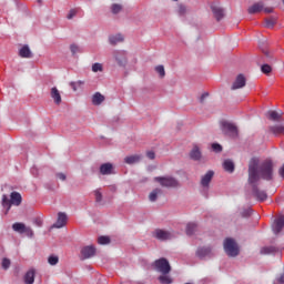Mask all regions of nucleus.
Listing matches in <instances>:
<instances>
[{"label":"nucleus","mask_w":284,"mask_h":284,"mask_svg":"<svg viewBox=\"0 0 284 284\" xmlns=\"http://www.w3.org/2000/svg\"><path fill=\"white\" fill-rule=\"evenodd\" d=\"M212 254V248L210 247H199L196 251V256L199 258H205V256H210Z\"/></svg>","instance_id":"nucleus-22"},{"label":"nucleus","mask_w":284,"mask_h":284,"mask_svg":"<svg viewBox=\"0 0 284 284\" xmlns=\"http://www.w3.org/2000/svg\"><path fill=\"white\" fill-rule=\"evenodd\" d=\"M221 130L223 134H226L227 136H239V129L233 123L225 121L221 122Z\"/></svg>","instance_id":"nucleus-5"},{"label":"nucleus","mask_w":284,"mask_h":284,"mask_svg":"<svg viewBox=\"0 0 284 284\" xmlns=\"http://www.w3.org/2000/svg\"><path fill=\"white\" fill-rule=\"evenodd\" d=\"M122 41L123 37L120 33L109 37V42L111 45H116V43H122Z\"/></svg>","instance_id":"nucleus-29"},{"label":"nucleus","mask_w":284,"mask_h":284,"mask_svg":"<svg viewBox=\"0 0 284 284\" xmlns=\"http://www.w3.org/2000/svg\"><path fill=\"white\" fill-rule=\"evenodd\" d=\"M121 10H123V6H121L119 3H114L111 6V12L113 14H119V12H121Z\"/></svg>","instance_id":"nucleus-36"},{"label":"nucleus","mask_w":284,"mask_h":284,"mask_svg":"<svg viewBox=\"0 0 284 284\" xmlns=\"http://www.w3.org/2000/svg\"><path fill=\"white\" fill-rule=\"evenodd\" d=\"M92 72H103V64L95 62L92 64Z\"/></svg>","instance_id":"nucleus-38"},{"label":"nucleus","mask_w":284,"mask_h":284,"mask_svg":"<svg viewBox=\"0 0 284 284\" xmlns=\"http://www.w3.org/2000/svg\"><path fill=\"white\" fill-rule=\"evenodd\" d=\"M210 97L209 93H203L200 98V103H204L205 102V99H207Z\"/></svg>","instance_id":"nucleus-51"},{"label":"nucleus","mask_w":284,"mask_h":284,"mask_svg":"<svg viewBox=\"0 0 284 284\" xmlns=\"http://www.w3.org/2000/svg\"><path fill=\"white\" fill-rule=\"evenodd\" d=\"M75 83H77V85H78V87H81V85H83V83H84V82H83V81H81V80H79V81H78V82H75Z\"/></svg>","instance_id":"nucleus-58"},{"label":"nucleus","mask_w":284,"mask_h":284,"mask_svg":"<svg viewBox=\"0 0 284 284\" xmlns=\"http://www.w3.org/2000/svg\"><path fill=\"white\" fill-rule=\"evenodd\" d=\"M57 178H58V179H67V175L63 174V173H58V174H57Z\"/></svg>","instance_id":"nucleus-55"},{"label":"nucleus","mask_w":284,"mask_h":284,"mask_svg":"<svg viewBox=\"0 0 284 284\" xmlns=\"http://www.w3.org/2000/svg\"><path fill=\"white\" fill-rule=\"evenodd\" d=\"M272 161L265 160L261 163L258 158L248 161V179H272Z\"/></svg>","instance_id":"nucleus-1"},{"label":"nucleus","mask_w":284,"mask_h":284,"mask_svg":"<svg viewBox=\"0 0 284 284\" xmlns=\"http://www.w3.org/2000/svg\"><path fill=\"white\" fill-rule=\"evenodd\" d=\"M264 4L263 2H255L251 7H248L247 12L248 14H258V12H263Z\"/></svg>","instance_id":"nucleus-18"},{"label":"nucleus","mask_w":284,"mask_h":284,"mask_svg":"<svg viewBox=\"0 0 284 284\" xmlns=\"http://www.w3.org/2000/svg\"><path fill=\"white\" fill-rule=\"evenodd\" d=\"M51 99H53L55 105H61V92H59V89H57V87H53L51 89Z\"/></svg>","instance_id":"nucleus-19"},{"label":"nucleus","mask_w":284,"mask_h":284,"mask_svg":"<svg viewBox=\"0 0 284 284\" xmlns=\"http://www.w3.org/2000/svg\"><path fill=\"white\" fill-rule=\"evenodd\" d=\"M248 185L251 187V195L260 203L267 201V184L261 179H251L248 180Z\"/></svg>","instance_id":"nucleus-2"},{"label":"nucleus","mask_w":284,"mask_h":284,"mask_svg":"<svg viewBox=\"0 0 284 284\" xmlns=\"http://www.w3.org/2000/svg\"><path fill=\"white\" fill-rule=\"evenodd\" d=\"M274 26H276V18L272 17L265 19V28H273Z\"/></svg>","instance_id":"nucleus-35"},{"label":"nucleus","mask_w":284,"mask_h":284,"mask_svg":"<svg viewBox=\"0 0 284 284\" xmlns=\"http://www.w3.org/2000/svg\"><path fill=\"white\" fill-rule=\"evenodd\" d=\"M94 254H97V248L93 245L84 246L81 250V255L83 256V258H92Z\"/></svg>","instance_id":"nucleus-17"},{"label":"nucleus","mask_w":284,"mask_h":284,"mask_svg":"<svg viewBox=\"0 0 284 284\" xmlns=\"http://www.w3.org/2000/svg\"><path fill=\"white\" fill-rule=\"evenodd\" d=\"M273 234L278 239V236H283L284 230V215H280L272 224Z\"/></svg>","instance_id":"nucleus-7"},{"label":"nucleus","mask_w":284,"mask_h":284,"mask_svg":"<svg viewBox=\"0 0 284 284\" xmlns=\"http://www.w3.org/2000/svg\"><path fill=\"white\" fill-rule=\"evenodd\" d=\"M19 54L22 59H32V51H30V47L23 45L19 50Z\"/></svg>","instance_id":"nucleus-23"},{"label":"nucleus","mask_w":284,"mask_h":284,"mask_svg":"<svg viewBox=\"0 0 284 284\" xmlns=\"http://www.w3.org/2000/svg\"><path fill=\"white\" fill-rule=\"evenodd\" d=\"M153 236L154 239H158V241H170V239H172V232L170 231H165L163 229H156L153 232Z\"/></svg>","instance_id":"nucleus-9"},{"label":"nucleus","mask_w":284,"mask_h":284,"mask_svg":"<svg viewBox=\"0 0 284 284\" xmlns=\"http://www.w3.org/2000/svg\"><path fill=\"white\" fill-rule=\"evenodd\" d=\"M154 266L156 272L161 274H170L172 272V266H170V262H168L164 257L154 262Z\"/></svg>","instance_id":"nucleus-6"},{"label":"nucleus","mask_w":284,"mask_h":284,"mask_svg":"<svg viewBox=\"0 0 284 284\" xmlns=\"http://www.w3.org/2000/svg\"><path fill=\"white\" fill-rule=\"evenodd\" d=\"M103 101H105V97L100 92H97L92 98L93 105H101Z\"/></svg>","instance_id":"nucleus-24"},{"label":"nucleus","mask_w":284,"mask_h":284,"mask_svg":"<svg viewBox=\"0 0 284 284\" xmlns=\"http://www.w3.org/2000/svg\"><path fill=\"white\" fill-rule=\"evenodd\" d=\"M1 265H2V270H9V268H10V265H11L10 258L4 257V258L2 260Z\"/></svg>","instance_id":"nucleus-41"},{"label":"nucleus","mask_w":284,"mask_h":284,"mask_svg":"<svg viewBox=\"0 0 284 284\" xmlns=\"http://www.w3.org/2000/svg\"><path fill=\"white\" fill-rule=\"evenodd\" d=\"M36 225L38 227H41V225H43V222L41 220H36Z\"/></svg>","instance_id":"nucleus-57"},{"label":"nucleus","mask_w":284,"mask_h":284,"mask_svg":"<svg viewBox=\"0 0 284 284\" xmlns=\"http://www.w3.org/2000/svg\"><path fill=\"white\" fill-rule=\"evenodd\" d=\"M284 2V0H282Z\"/></svg>","instance_id":"nucleus-63"},{"label":"nucleus","mask_w":284,"mask_h":284,"mask_svg":"<svg viewBox=\"0 0 284 284\" xmlns=\"http://www.w3.org/2000/svg\"><path fill=\"white\" fill-rule=\"evenodd\" d=\"M178 14H180V17L187 14V7L183 3L178 4Z\"/></svg>","instance_id":"nucleus-33"},{"label":"nucleus","mask_w":284,"mask_h":284,"mask_svg":"<svg viewBox=\"0 0 284 284\" xmlns=\"http://www.w3.org/2000/svg\"><path fill=\"white\" fill-rule=\"evenodd\" d=\"M156 181L162 187H168L169 190L180 185L176 179H158Z\"/></svg>","instance_id":"nucleus-11"},{"label":"nucleus","mask_w":284,"mask_h":284,"mask_svg":"<svg viewBox=\"0 0 284 284\" xmlns=\"http://www.w3.org/2000/svg\"><path fill=\"white\" fill-rule=\"evenodd\" d=\"M262 11H264L266 14H272V12H274V8H272V7H264V9L262 10Z\"/></svg>","instance_id":"nucleus-50"},{"label":"nucleus","mask_w":284,"mask_h":284,"mask_svg":"<svg viewBox=\"0 0 284 284\" xmlns=\"http://www.w3.org/2000/svg\"><path fill=\"white\" fill-rule=\"evenodd\" d=\"M70 85H71L73 92H77V88H79L77 82H71Z\"/></svg>","instance_id":"nucleus-52"},{"label":"nucleus","mask_w":284,"mask_h":284,"mask_svg":"<svg viewBox=\"0 0 284 284\" xmlns=\"http://www.w3.org/2000/svg\"><path fill=\"white\" fill-rule=\"evenodd\" d=\"M158 179H164L163 176H159Z\"/></svg>","instance_id":"nucleus-61"},{"label":"nucleus","mask_w":284,"mask_h":284,"mask_svg":"<svg viewBox=\"0 0 284 284\" xmlns=\"http://www.w3.org/2000/svg\"><path fill=\"white\" fill-rule=\"evenodd\" d=\"M252 214V210L248 209L245 213L242 214V216H250Z\"/></svg>","instance_id":"nucleus-56"},{"label":"nucleus","mask_w":284,"mask_h":284,"mask_svg":"<svg viewBox=\"0 0 284 284\" xmlns=\"http://www.w3.org/2000/svg\"><path fill=\"white\" fill-rule=\"evenodd\" d=\"M116 168L114 164L106 162L100 165V174L102 176H110L111 174H116Z\"/></svg>","instance_id":"nucleus-8"},{"label":"nucleus","mask_w":284,"mask_h":284,"mask_svg":"<svg viewBox=\"0 0 284 284\" xmlns=\"http://www.w3.org/2000/svg\"><path fill=\"white\" fill-rule=\"evenodd\" d=\"M142 160L143 155L132 154L124 158V163H126V165H136V163H141Z\"/></svg>","instance_id":"nucleus-14"},{"label":"nucleus","mask_w":284,"mask_h":284,"mask_svg":"<svg viewBox=\"0 0 284 284\" xmlns=\"http://www.w3.org/2000/svg\"><path fill=\"white\" fill-rule=\"evenodd\" d=\"M159 194H161V189H155L153 190L150 195H149V200L154 203V201H156V197L159 196Z\"/></svg>","instance_id":"nucleus-32"},{"label":"nucleus","mask_w":284,"mask_h":284,"mask_svg":"<svg viewBox=\"0 0 284 284\" xmlns=\"http://www.w3.org/2000/svg\"><path fill=\"white\" fill-rule=\"evenodd\" d=\"M37 1H38V3H40V4L42 3V0H37Z\"/></svg>","instance_id":"nucleus-59"},{"label":"nucleus","mask_w":284,"mask_h":284,"mask_svg":"<svg viewBox=\"0 0 284 284\" xmlns=\"http://www.w3.org/2000/svg\"><path fill=\"white\" fill-rule=\"evenodd\" d=\"M264 54H266V57H268V53H267V51H264Z\"/></svg>","instance_id":"nucleus-60"},{"label":"nucleus","mask_w":284,"mask_h":284,"mask_svg":"<svg viewBox=\"0 0 284 284\" xmlns=\"http://www.w3.org/2000/svg\"><path fill=\"white\" fill-rule=\"evenodd\" d=\"M277 283L283 284L284 283V274H282L280 277H277Z\"/></svg>","instance_id":"nucleus-53"},{"label":"nucleus","mask_w":284,"mask_h":284,"mask_svg":"<svg viewBox=\"0 0 284 284\" xmlns=\"http://www.w3.org/2000/svg\"><path fill=\"white\" fill-rule=\"evenodd\" d=\"M214 178V171H207L203 179H213Z\"/></svg>","instance_id":"nucleus-49"},{"label":"nucleus","mask_w":284,"mask_h":284,"mask_svg":"<svg viewBox=\"0 0 284 284\" xmlns=\"http://www.w3.org/2000/svg\"><path fill=\"white\" fill-rule=\"evenodd\" d=\"M223 168L225 170V172H234V162H232V160H225L223 163Z\"/></svg>","instance_id":"nucleus-30"},{"label":"nucleus","mask_w":284,"mask_h":284,"mask_svg":"<svg viewBox=\"0 0 284 284\" xmlns=\"http://www.w3.org/2000/svg\"><path fill=\"white\" fill-rule=\"evenodd\" d=\"M270 132L275 136L284 134V125L283 124H274L270 126Z\"/></svg>","instance_id":"nucleus-21"},{"label":"nucleus","mask_w":284,"mask_h":284,"mask_svg":"<svg viewBox=\"0 0 284 284\" xmlns=\"http://www.w3.org/2000/svg\"><path fill=\"white\" fill-rule=\"evenodd\" d=\"M77 17V9H71L67 16V19H74Z\"/></svg>","instance_id":"nucleus-45"},{"label":"nucleus","mask_w":284,"mask_h":284,"mask_svg":"<svg viewBox=\"0 0 284 284\" xmlns=\"http://www.w3.org/2000/svg\"><path fill=\"white\" fill-rule=\"evenodd\" d=\"M65 225H68V215L61 212L58 213V220L53 224V227H55L57 230H61V227H65Z\"/></svg>","instance_id":"nucleus-13"},{"label":"nucleus","mask_w":284,"mask_h":284,"mask_svg":"<svg viewBox=\"0 0 284 284\" xmlns=\"http://www.w3.org/2000/svg\"><path fill=\"white\" fill-rule=\"evenodd\" d=\"M23 234H26V236H28L29 239H32V236H34V231H32V227L26 226Z\"/></svg>","instance_id":"nucleus-40"},{"label":"nucleus","mask_w":284,"mask_h":284,"mask_svg":"<svg viewBox=\"0 0 284 284\" xmlns=\"http://www.w3.org/2000/svg\"><path fill=\"white\" fill-rule=\"evenodd\" d=\"M98 243L99 245H110V236H100Z\"/></svg>","instance_id":"nucleus-37"},{"label":"nucleus","mask_w":284,"mask_h":284,"mask_svg":"<svg viewBox=\"0 0 284 284\" xmlns=\"http://www.w3.org/2000/svg\"><path fill=\"white\" fill-rule=\"evenodd\" d=\"M26 225L21 222H16L12 224V230L13 232H18V234H23V232L26 231Z\"/></svg>","instance_id":"nucleus-26"},{"label":"nucleus","mask_w":284,"mask_h":284,"mask_svg":"<svg viewBox=\"0 0 284 284\" xmlns=\"http://www.w3.org/2000/svg\"><path fill=\"white\" fill-rule=\"evenodd\" d=\"M245 75L243 74H239L235 79V81L233 82L231 90H241V88H245Z\"/></svg>","instance_id":"nucleus-16"},{"label":"nucleus","mask_w":284,"mask_h":284,"mask_svg":"<svg viewBox=\"0 0 284 284\" xmlns=\"http://www.w3.org/2000/svg\"><path fill=\"white\" fill-rule=\"evenodd\" d=\"M211 10H212L213 17H215L216 21H221V19H223V17H225V11L219 4L211 6Z\"/></svg>","instance_id":"nucleus-15"},{"label":"nucleus","mask_w":284,"mask_h":284,"mask_svg":"<svg viewBox=\"0 0 284 284\" xmlns=\"http://www.w3.org/2000/svg\"><path fill=\"white\" fill-rule=\"evenodd\" d=\"M160 283L162 284H172V277L168 276V274H163L159 277Z\"/></svg>","instance_id":"nucleus-34"},{"label":"nucleus","mask_w":284,"mask_h":284,"mask_svg":"<svg viewBox=\"0 0 284 284\" xmlns=\"http://www.w3.org/2000/svg\"><path fill=\"white\" fill-rule=\"evenodd\" d=\"M197 230H199V225H196V223H189L186 225V234H187V236L194 235Z\"/></svg>","instance_id":"nucleus-27"},{"label":"nucleus","mask_w":284,"mask_h":284,"mask_svg":"<svg viewBox=\"0 0 284 284\" xmlns=\"http://www.w3.org/2000/svg\"><path fill=\"white\" fill-rule=\"evenodd\" d=\"M265 116L268 121H273L274 123L283 121V112L281 111H267Z\"/></svg>","instance_id":"nucleus-12"},{"label":"nucleus","mask_w":284,"mask_h":284,"mask_svg":"<svg viewBox=\"0 0 284 284\" xmlns=\"http://www.w3.org/2000/svg\"><path fill=\"white\" fill-rule=\"evenodd\" d=\"M70 51L72 52V54H77V52H79V45L71 44L70 45Z\"/></svg>","instance_id":"nucleus-48"},{"label":"nucleus","mask_w":284,"mask_h":284,"mask_svg":"<svg viewBox=\"0 0 284 284\" xmlns=\"http://www.w3.org/2000/svg\"><path fill=\"white\" fill-rule=\"evenodd\" d=\"M261 70L263 72V74H270V72H272V67L270 64H263L261 67Z\"/></svg>","instance_id":"nucleus-43"},{"label":"nucleus","mask_w":284,"mask_h":284,"mask_svg":"<svg viewBox=\"0 0 284 284\" xmlns=\"http://www.w3.org/2000/svg\"><path fill=\"white\" fill-rule=\"evenodd\" d=\"M190 158L193 161H200L201 160V150L199 149V146H194L192 149V151L190 152Z\"/></svg>","instance_id":"nucleus-25"},{"label":"nucleus","mask_w":284,"mask_h":284,"mask_svg":"<svg viewBox=\"0 0 284 284\" xmlns=\"http://www.w3.org/2000/svg\"><path fill=\"white\" fill-rule=\"evenodd\" d=\"M155 72L159 73L160 79H165V67L163 64L156 65Z\"/></svg>","instance_id":"nucleus-31"},{"label":"nucleus","mask_w":284,"mask_h":284,"mask_svg":"<svg viewBox=\"0 0 284 284\" xmlns=\"http://www.w3.org/2000/svg\"><path fill=\"white\" fill-rule=\"evenodd\" d=\"M37 274V271L34 268H30L26 274H24V283L26 284H33L34 283V276Z\"/></svg>","instance_id":"nucleus-20"},{"label":"nucleus","mask_w":284,"mask_h":284,"mask_svg":"<svg viewBox=\"0 0 284 284\" xmlns=\"http://www.w3.org/2000/svg\"><path fill=\"white\" fill-rule=\"evenodd\" d=\"M21 193L19 192H12L10 195V199H8V195H2V206L7 209V213L10 212V209L12 205L19 206L21 205Z\"/></svg>","instance_id":"nucleus-3"},{"label":"nucleus","mask_w":284,"mask_h":284,"mask_svg":"<svg viewBox=\"0 0 284 284\" xmlns=\"http://www.w3.org/2000/svg\"><path fill=\"white\" fill-rule=\"evenodd\" d=\"M146 156H148V159H150L151 161H154V159H156V153H154V151H148V152H146Z\"/></svg>","instance_id":"nucleus-47"},{"label":"nucleus","mask_w":284,"mask_h":284,"mask_svg":"<svg viewBox=\"0 0 284 284\" xmlns=\"http://www.w3.org/2000/svg\"><path fill=\"white\" fill-rule=\"evenodd\" d=\"M278 252L276 246H264L261 248V254H277Z\"/></svg>","instance_id":"nucleus-28"},{"label":"nucleus","mask_w":284,"mask_h":284,"mask_svg":"<svg viewBox=\"0 0 284 284\" xmlns=\"http://www.w3.org/2000/svg\"><path fill=\"white\" fill-rule=\"evenodd\" d=\"M280 176H282V179H284V164L280 169Z\"/></svg>","instance_id":"nucleus-54"},{"label":"nucleus","mask_w":284,"mask_h":284,"mask_svg":"<svg viewBox=\"0 0 284 284\" xmlns=\"http://www.w3.org/2000/svg\"><path fill=\"white\" fill-rule=\"evenodd\" d=\"M211 181H212L211 179H202L201 180L202 187H209Z\"/></svg>","instance_id":"nucleus-46"},{"label":"nucleus","mask_w":284,"mask_h":284,"mask_svg":"<svg viewBox=\"0 0 284 284\" xmlns=\"http://www.w3.org/2000/svg\"><path fill=\"white\" fill-rule=\"evenodd\" d=\"M212 150H213V152H223V146H221V144H219V143H213Z\"/></svg>","instance_id":"nucleus-44"},{"label":"nucleus","mask_w":284,"mask_h":284,"mask_svg":"<svg viewBox=\"0 0 284 284\" xmlns=\"http://www.w3.org/2000/svg\"><path fill=\"white\" fill-rule=\"evenodd\" d=\"M94 196H95L97 203H101L103 201V194L101 193V191L95 190L94 191Z\"/></svg>","instance_id":"nucleus-42"},{"label":"nucleus","mask_w":284,"mask_h":284,"mask_svg":"<svg viewBox=\"0 0 284 284\" xmlns=\"http://www.w3.org/2000/svg\"><path fill=\"white\" fill-rule=\"evenodd\" d=\"M173 1H176V0H173Z\"/></svg>","instance_id":"nucleus-62"},{"label":"nucleus","mask_w":284,"mask_h":284,"mask_svg":"<svg viewBox=\"0 0 284 284\" xmlns=\"http://www.w3.org/2000/svg\"><path fill=\"white\" fill-rule=\"evenodd\" d=\"M113 57L120 68H125V65H128V55L124 51H115Z\"/></svg>","instance_id":"nucleus-10"},{"label":"nucleus","mask_w":284,"mask_h":284,"mask_svg":"<svg viewBox=\"0 0 284 284\" xmlns=\"http://www.w3.org/2000/svg\"><path fill=\"white\" fill-rule=\"evenodd\" d=\"M49 265H57L59 263V256L51 255L48 257Z\"/></svg>","instance_id":"nucleus-39"},{"label":"nucleus","mask_w":284,"mask_h":284,"mask_svg":"<svg viewBox=\"0 0 284 284\" xmlns=\"http://www.w3.org/2000/svg\"><path fill=\"white\" fill-rule=\"evenodd\" d=\"M224 251L227 254V256H239V244H236V241L232 237H227L224 240Z\"/></svg>","instance_id":"nucleus-4"}]
</instances>
